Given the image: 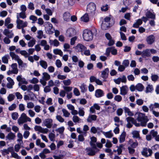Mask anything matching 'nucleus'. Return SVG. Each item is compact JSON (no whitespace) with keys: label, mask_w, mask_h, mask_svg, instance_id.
<instances>
[{"label":"nucleus","mask_w":159,"mask_h":159,"mask_svg":"<svg viewBox=\"0 0 159 159\" xmlns=\"http://www.w3.org/2000/svg\"><path fill=\"white\" fill-rule=\"evenodd\" d=\"M136 119L140 123H137L136 120L132 117H129L126 118L128 122H131L137 127L140 126L143 127L146 126L147 123L149 120L148 116H145V114L141 112L138 113V116L136 118Z\"/></svg>","instance_id":"f257e3e1"},{"label":"nucleus","mask_w":159,"mask_h":159,"mask_svg":"<svg viewBox=\"0 0 159 159\" xmlns=\"http://www.w3.org/2000/svg\"><path fill=\"white\" fill-rule=\"evenodd\" d=\"M155 36L153 35H151L147 37L146 40L148 44L151 45L155 42Z\"/></svg>","instance_id":"f8f14e48"},{"label":"nucleus","mask_w":159,"mask_h":159,"mask_svg":"<svg viewBox=\"0 0 159 159\" xmlns=\"http://www.w3.org/2000/svg\"><path fill=\"white\" fill-rule=\"evenodd\" d=\"M45 27L46 31L49 34H51L53 33V31H52V30L53 28L52 25L49 22H47L46 24Z\"/></svg>","instance_id":"ddd939ff"},{"label":"nucleus","mask_w":159,"mask_h":159,"mask_svg":"<svg viewBox=\"0 0 159 159\" xmlns=\"http://www.w3.org/2000/svg\"><path fill=\"white\" fill-rule=\"evenodd\" d=\"M114 99L117 102H119L122 100V97L120 95H117L115 97Z\"/></svg>","instance_id":"4d7b16f0"},{"label":"nucleus","mask_w":159,"mask_h":159,"mask_svg":"<svg viewBox=\"0 0 159 159\" xmlns=\"http://www.w3.org/2000/svg\"><path fill=\"white\" fill-rule=\"evenodd\" d=\"M17 137L18 138V139L17 140V141L19 142V143H23V142L22 141V139L23 137L22 134L20 133H18L17 134Z\"/></svg>","instance_id":"58836bf2"},{"label":"nucleus","mask_w":159,"mask_h":159,"mask_svg":"<svg viewBox=\"0 0 159 159\" xmlns=\"http://www.w3.org/2000/svg\"><path fill=\"white\" fill-rule=\"evenodd\" d=\"M7 80L8 82L7 84V88L10 89H12L13 88V86L14 84L13 80L10 77H7Z\"/></svg>","instance_id":"f3484780"},{"label":"nucleus","mask_w":159,"mask_h":159,"mask_svg":"<svg viewBox=\"0 0 159 159\" xmlns=\"http://www.w3.org/2000/svg\"><path fill=\"white\" fill-rule=\"evenodd\" d=\"M11 67L12 68L11 70H9L7 72V74L8 75H10L12 74H17L18 71L17 69V65L16 63H13L11 65Z\"/></svg>","instance_id":"423d86ee"},{"label":"nucleus","mask_w":159,"mask_h":159,"mask_svg":"<svg viewBox=\"0 0 159 159\" xmlns=\"http://www.w3.org/2000/svg\"><path fill=\"white\" fill-rule=\"evenodd\" d=\"M151 55V53L149 49H147L142 52V56L143 58H146V57H150Z\"/></svg>","instance_id":"aec40b11"},{"label":"nucleus","mask_w":159,"mask_h":159,"mask_svg":"<svg viewBox=\"0 0 159 159\" xmlns=\"http://www.w3.org/2000/svg\"><path fill=\"white\" fill-rule=\"evenodd\" d=\"M109 26V23H107L104 22H103L101 25V27L102 30H106Z\"/></svg>","instance_id":"79ce46f5"},{"label":"nucleus","mask_w":159,"mask_h":159,"mask_svg":"<svg viewBox=\"0 0 159 159\" xmlns=\"http://www.w3.org/2000/svg\"><path fill=\"white\" fill-rule=\"evenodd\" d=\"M142 23V20L141 19H139L133 24V27L135 28H138L139 25H141Z\"/></svg>","instance_id":"b1692460"},{"label":"nucleus","mask_w":159,"mask_h":159,"mask_svg":"<svg viewBox=\"0 0 159 159\" xmlns=\"http://www.w3.org/2000/svg\"><path fill=\"white\" fill-rule=\"evenodd\" d=\"M67 34L69 37H71L73 35L74 31L72 29H69L67 30Z\"/></svg>","instance_id":"8fccbe9b"},{"label":"nucleus","mask_w":159,"mask_h":159,"mask_svg":"<svg viewBox=\"0 0 159 159\" xmlns=\"http://www.w3.org/2000/svg\"><path fill=\"white\" fill-rule=\"evenodd\" d=\"M16 137L15 135L11 132H10L8 134L7 136L6 137V138L9 140L14 139Z\"/></svg>","instance_id":"f704fd0d"},{"label":"nucleus","mask_w":159,"mask_h":159,"mask_svg":"<svg viewBox=\"0 0 159 159\" xmlns=\"http://www.w3.org/2000/svg\"><path fill=\"white\" fill-rule=\"evenodd\" d=\"M136 89L139 91H142L144 88L143 85L141 83L138 84L135 86Z\"/></svg>","instance_id":"473e14b6"},{"label":"nucleus","mask_w":159,"mask_h":159,"mask_svg":"<svg viewBox=\"0 0 159 159\" xmlns=\"http://www.w3.org/2000/svg\"><path fill=\"white\" fill-rule=\"evenodd\" d=\"M114 121L115 122L120 123L121 125H122L123 123L122 120H120L119 117L117 116H115L114 117Z\"/></svg>","instance_id":"69168bd1"},{"label":"nucleus","mask_w":159,"mask_h":159,"mask_svg":"<svg viewBox=\"0 0 159 159\" xmlns=\"http://www.w3.org/2000/svg\"><path fill=\"white\" fill-rule=\"evenodd\" d=\"M73 92L74 94L76 96H79L80 95V91L79 89L76 88H75L74 89Z\"/></svg>","instance_id":"6e6d98bb"},{"label":"nucleus","mask_w":159,"mask_h":159,"mask_svg":"<svg viewBox=\"0 0 159 159\" xmlns=\"http://www.w3.org/2000/svg\"><path fill=\"white\" fill-rule=\"evenodd\" d=\"M53 52L55 54L59 55L61 56H62L63 55V52L60 49H54L53 50Z\"/></svg>","instance_id":"37998d69"},{"label":"nucleus","mask_w":159,"mask_h":159,"mask_svg":"<svg viewBox=\"0 0 159 159\" xmlns=\"http://www.w3.org/2000/svg\"><path fill=\"white\" fill-rule=\"evenodd\" d=\"M129 61L128 60H124L122 63V65L124 66L125 68L129 66Z\"/></svg>","instance_id":"052dcab7"},{"label":"nucleus","mask_w":159,"mask_h":159,"mask_svg":"<svg viewBox=\"0 0 159 159\" xmlns=\"http://www.w3.org/2000/svg\"><path fill=\"white\" fill-rule=\"evenodd\" d=\"M128 90L129 88L127 86H123L120 88V94L122 95H125L127 94Z\"/></svg>","instance_id":"dca6fc26"},{"label":"nucleus","mask_w":159,"mask_h":159,"mask_svg":"<svg viewBox=\"0 0 159 159\" xmlns=\"http://www.w3.org/2000/svg\"><path fill=\"white\" fill-rule=\"evenodd\" d=\"M43 76L41 79H40V82L44 86L47 84V81L50 79V75L47 72H44L42 73Z\"/></svg>","instance_id":"20e7f679"},{"label":"nucleus","mask_w":159,"mask_h":159,"mask_svg":"<svg viewBox=\"0 0 159 159\" xmlns=\"http://www.w3.org/2000/svg\"><path fill=\"white\" fill-rule=\"evenodd\" d=\"M153 90V88L152 85L148 84L146 87L145 92L146 93L151 92Z\"/></svg>","instance_id":"72a5a7b5"},{"label":"nucleus","mask_w":159,"mask_h":159,"mask_svg":"<svg viewBox=\"0 0 159 159\" xmlns=\"http://www.w3.org/2000/svg\"><path fill=\"white\" fill-rule=\"evenodd\" d=\"M141 154L143 156L147 157L151 156L152 153V151L150 148H144L141 152Z\"/></svg>","instance_id":"6e6552de"},{"label":"nucleus","mask_w":159,"mask_h":159,"mask_svg":"<svg viewBox=\"0 0 159 159\" xmlns=\"http://www.w3.org/2000/svg\"><path fill=\"white\" fill-rule=\"evenodd\" d=\"M64 85L66 86H68L71 83V81L70 79H68L66 80H64L62 81Z\"/></svg>","instance_id":"49530a36"},{"label":"nucleus","mask_w":159,"mask_h":159,"mask_svg":"<svg viewBox=\"0 0 159 159\" xmlns=\"http://www.w3.org/2000/svg\"><path fill=\"white\" fill-rule=\"evenodd\" d=\"M3 33L4 34L9 38H11L13 36V34L12 32L8 29H5L4 30Z\"/></svg>","instance_id":"a211bd4d"},{"label":"nucleus","mask_w":159,"mask_h":159,"mask_svg":"<svg viewBox=\"0 0 159 159\" xmlns=\"http://www.w3.org/2000/svg\"><path fill=\"white\" fill-rule=\"evenodd\" d=\"M109 72V69L106 68L105 70L101 72L102 77L103 79L107 78Z\"/></svg>","instance_id":"412c9836"},{"label":"nucleus","mask_w":159,"mask_h":159,"mask_svg":"<svg viewBox=\"0 0 159 159\" xmlns=\"http://www.w3.org/2000/svg\"><path fill=\"white\" fill-rule=\"evenodd\" d=\"M84 135L83 133L82 134H80L78 136V140L79 141L83 142L84 140Z\"/></svg>","instance_id":"774afa93"},{"label":"nucleus","mask_w":159,"mask_h":159,"mask_svg":"<svg viewBox=\"0 0 159 159\" xmlns=\"http://www.w3.org/2000/svg\"><path fill=\"white\" fill-rule=\"evenodd\" d=\"M56 119L58 121L61 123H62L64 121V119L60 115L57 116Z\"/></svg>","instance_id":"680f3d73"},{"label":"nucleus","mask_w":159,"mask_h":159,"mask_svg":"<svg viewBox=\"0 0 159 159\" xmlns=\"http://www.w3.org/2000/svg\"><path fill=\"white\" fill-rule=\"evenodd\" d=\"M123 109L124 110L125 112L127 113L128 116H133V113L130 111V109L128 108L124 107H123Z\"/></svg>","instance_id":"7c9ffc66"},{"label":"nucleus","mask_w":159,"mask_h":159,"mask_svg":"<svg viewBox=\"0 0 159 159\" xmlns=\"http://www.w3.org/2000/svg\"><path fill=\"white\" fill-rule=\"evenodd\" d=\"M104 91L101 89H97L95 91V95L97 98L102 97L104 95Z\"/></svg>","instance_id":"2eb2a0df"},{"label":"nucleus","mask_w":159,"mask_h":159,"mask_svg":"<svg viewBox=\"0 0 159 159\" xmlns=\"http://www.w3.org/2000/svg\"><path fill=\"white\" fill-rule=\"evenodd\" d=\"M62 112L63 113V116L66 117H69L70 115V113L68 112L67 110L64 108H63L62 109Z\"/></svg>","instance_id":"a19ab883"},{"label":"nucleus","mask_w":159,"mask_h":159,"mask_svg":"<svg viewBox=\"0 0 159 159\" xmlns=\"http://www.w3.org/2000/svg\"><path fill=\"white\" fill-rule=\"evenodd\" d=\"M34 129L36 131H38L43 133H47L48 131V129H44L41 126L38 125H35L34 126Z\"/></svg>","instance_id":"9d476101"},{"label":"nucleus","mask_w":159,"mask_h":159,"mask_svg":"<svg viewBox=\"0 0 159 159\" xmlns=\"http://www.w3.org/2000/svg\"><path fill=\"white\" fill-rule=\"evenodd\" d=\"M17 24V28L18 29H20L21 28H24L27 26L28 23L26 21L23 22V20H17L16 21Z\"/></svg>","instance_id":"1a4fd4ad"},{"label":"nucleus","mask_w":159,"mask_h":159,"mask_svg":"<svg viewBox=\"0 0 159 159\" xmlns=\"http://www.w3.org/2000/svg\"><path fill=\"white\" fill-rule=\"evenodd\" d=\"M21 143H19L16 144L14 146V149L15 151L16 152H18L19 151V150L21 148L20 145Z\"/></svg>","instance_id":"09e8293b"},{"label":"nucleus","mask_w":159,"mask_h":159,"mask_svg":"<svg viewBox=\"0 0 159 159\" xmlns=\"http://www.w3.org/2000/svg\"><path fill=\"white\" fill-rule=\"evenodd\" d=\"M53 121L50 118H48L45 119L43 121V123L48 128H50L52 127V125Z\"/></svg>","instance_id":"9b49d317"},{"label":"nucleus","mask_w":159,"mask_h":159,"mask_svg":"<svg viewBox=\"0 0 159 159\" xmlns=\"http://www.w3.org/2000/svg\"><path fill=\"white\" fill-rule=\"evenodd\" d=\"M20 53L26 58L27 57L29 56L28 53L25 50H21L20 52Z\"/></svg>","instance_id":"5fc2aeb1"},{"label":"nucleus","mask_w":159,"mask_h":159,"mask_svg":"<svg viewBox=\"0 0 159 159\" xmlns=\"http://www.w3.org/2000/svg\"><path fill=\"white\" fill-rule=\"evenodd\" d=\"M97 116L94 115H89L87 119V121L88 122H91L92 121H95L96 120Z\"/></svg>","instance_id":"5701e85b"},{"label":"nucleus","mask_w":159,"mask_h":159,"mask_svg":"<svg viewBox=\"0 0 159 159\" xmlns=\"http://www.w3.org/2000/svg\"><path fill=\"white\" fill-rule=\"evenodd\" d=\"M35 40L32 38V39L28 43V46L29 47H32L35 44Z\"/></svg>","instance_id":"ea45409f"},{"label":"nucleus","mask_w":159,"mask_h":159,"mask_svg":"<svg viewBox=\"0 0 159 159\" xmlns=\"http://www.w3.org/2000/svg\"><path fill=\"white\" fill-rule=\"evenodd\" d=\"M80 119L77 116H74L72 117L73 121L75 123H79Z\"/></svg>","instance_id":"864d4df0"},{"label":"nucleus","mask_w":159,"mask_h":159,"mask_svg":"<svg viewBox=\"0 0 159 159\" xmlns=\"http://www.w3.org/2000/svg\"><path fill=\"white\" fill-rule=\"evenodd\" d=\"M84 109V108H79L78 113L80 116H84L85 113Z\"/></svg>","instance_id":"3c124183"},{"label":"nucleus","mask_w":159,"mask_h":159,"mask_svg":"<svg viewBox=\"0 0 159 159\" xmlns=\"http://www.w3.org/2000/svg\"><path fill=\"white\" fill-rule=\"evenodd\" d=\"M64 49L63 51L65 52H68L70 54L71 52V51L70 50H68L70 48V45L68 43H65L63 45Z\"/></svg>","instance_id":"e433bc0d"},{"label":"nucleus","mask_w":159,"mask_h":159,"mask_svg":"<svg viewBox=\"0 0 159 159\" xmlns=\"http://www.w3.org/2000/svg\"><path fill=\"white\" fill-rule=\"evenodd\" d=\"M10 55L12 58V59H14L16 61L18 64L19 66H20L23 63V61L17 55H16L15 53L10 52L9 53Z\"/></svg>","instance_id":"0eeeda50"},{"label":"nucleus","mask_w":159,"mask_h":159,"mask_svg":"<svg viewBox=\"0 0 159 159\" xmlns=\"http://www.w3.org/2000/svg\"><path fill=\"white\" fill-rule=\"evenodd\" d=\"M16 105L15 103L11 104L8 107V110L10 111H12L14 110L16 107Z\"/></svg>","instance_id":"13d9d810"},{"label":"nucleus","mask_w":159,"mask_h":159,"mask_svg":"<svg viewBox=\"0 0 159 159\" xmlns=\"http://www.w3.org/2000/svg\"><path fill=\"white\" fill-rule=\"evenodd\" d=\"M96 6L93 2H90L88 5L87 8V11L90 15H94L95 13Z\"/></svg>","instance_id":"39448f33"},{"label":"nucleus","mask_w":159,"mask_h":159,"mask_svg":"<svg viewBox=\"0 0 159 159\" xmlns=\"http://www.w3.org/2000/svg\"><path fill=\"white\" fill-rule=\"evenodd\" d=\"M29 19L33 21L32 23H34L35 21L37 20V18L34 15H31L29 17Z\"/></svg>","instance_id":"0e129e2a"},{"label":"nucleus","mask_w":159,"mask_h":159,"mask_svg":"<svg viewBox=\"0 0 159 159\" xmlns=\"http://www.w3.org/2000/svg\"><path fill=\"white\" fill-rule=\"evenodd\" d=\"M63 88L66 93L71 91L72 89V87L68 86H63Z\"/></svg>","instance_id":"a18cd8bd"},{"label":"nucleus","mask_w":159,"mask_h":159,"mask_svg":"<svg viewBox=\"0 0 159 159\" xmlns=\"http://www.w3.org/2000/svg\"><path fill=\"white\" fill-rule=\"evenodd\" d=\"M11 116L12 119L16 120L18 118V114L17 112H14L11 114Z\"/></svg>","instance_id":"de8ad7c7"},{"label":"nucleus","mask_w":159,"mask_h":159,"mask_svg":"<svg viewBox=\"0 0 159 159\" xmlns=\"http://www.w3.org/2000/svg\"><path fill=\"white\" fill-rule=\"evenodd\" d=\"M75 48L76 51L83 52L86 49V48L83 44L79 43L75 47Z\"/></svg>","instance_id":"4468645a"},{"label":"nucleus","mask_w":159,"mask_h":159,"mask_svg":"<svg viewBox=\"0 0 159 159\" xmlns=\"http://www.w3.org/2000/svg\"><path fill=\"white\" fill-rule=\"evenodd\" d=\"M83 36L84 39L86 41L91 40L93 38L92 32L88 29H86L83 31Z\"/></svg>","instance_id":"f03ea898"},{"label":"nucleus","mask_w":159,"mask_h":159,"mask_svg":"<svg viewBox=\"0 0 159 159\" xmlns=\"http://www.w3.org/2000/svg\"><path fill=\"white\" fill-rule=\"evenodd\" d=\"M17 121L19 125H20L23 124L24 123L27 122V121L30 122L31 121V119L28 117L25 114L23 113L21 115Z\"/></svg>","instance_id":"7ed1b4c3"},{"label":"nucleus","mask_w":159,"mask_h":159,"mask_svg":"<svg viewBox=\"0 0 159 159\" xmlns=\"http://www.w3.org/2000/svg\"><path fill=\"white\" fill-rule=\"evenodd\" d=\"M89 130V127L87 125H84L83 128V130L84 132L83 133V134L84 136H86L87 131Z\"/></svg>","instance_id":"603ef678"},{"label":"nucleus","mask_w":159,"mask_h":159,"mask_svg":"<svg viewBox=\"0 0 159 159\" xmlns=\"http://www.w3.org/2000/svg\"><path fill=\"white\" fill-rule=\"evenodd\" d=\"M40 65L44 69H46L48 67V64L46 61L42 60L39 61Z\"/></svg>","instance_id":"c756f323"},{"label":"nucleus","mask_w":159,"mask_h":159,"mask_svg":"<svg viewBox=\"0 0 159 159\" xmlns=\"http://www.w3.org/2000/svg\"><path fill=\"white\" fill-rule=\"evenodd\" d=\"M159 78V76L157 75L152 74L151 75V79L153 81H156Z\"/></svg>","instance_id":"338daca9"},{"label":"nucleus","mask_w":159,"mask_h":159,"mask_svg":"<svg viewBox=\"0 0 159 159\" xmlns=\"http://www.w3.org/2000/svg\"><path fill=\"white\" fill-rule=\"evenodd\" d=\"M10 57L8 54H6L3 56L2 58V62L5 64H7L8 63V59Z\"/></svg>","instance_id":"c85d7f7f"},{"label":"nucleus","mask_w":159,"mask_h":159,"mask_svg":"<svg viewBox=\"0 0 159 159\" xmlns=\"http://www.w3.org/2000/svg\"><path fill=\"white\" fill-rule=\"evenodd\" d=\"M70 14L69 12H66L63 15L64 20L66 21H68L70 20Z\"/></svg>","instance_id":"cd10ccee"},{"label":"nucleus","mask_w":159,"mask_h":159,"mask_svg":"<svg viewBox=\"0 0 159 159\" xmlns=\"http://www.w3.org/2000/svg\"><path fill=\"white\" fill-rule=\"evenodd\" d=\"M49 43L50 45H53L55 47L58 46L59 44V42L56 39H55L53 40H50L49 41Z\"/></svg>","instance_id":"a878e982"},{"label":"nucleus","mask_w":159,"mask_h":159,"mask_svg":"<svg viewBox=\"0 0 159 159\" xmlns=\"http://www.w3.org/2000/svg\"><path fill=\"white\" fill-rule=\"evenodd\" d=\"M146 16L147 18L154 19L155 18V16L152 12L149 11H148L146 14Z\"/></svg>","instance_id":"2f4dec72"},{"label":"nucleus","mask_w":159,"mask_h":159,"mask_svg":"<svg viewBox=\"0 0 159 159\" xmlns=\"http://www.w3.org/2000/svg\"><path fill=\"white\" fill-rule=\"evenodd\" d=\"M126 133L125 131H123L120 136L119 138V142L120 143L123 142L125 139L126 136Z\"/></svg>","instance_id":"bb28decb"},{"label":"nucleus","mask_w":159,"mask_h":159,"mask_svg":"<svg viewBox=\"0 0 159 159\" xmlns=\"http://www.w3.org/2000/svg\"><path fill=\"white\" fill-rule=\"evenodd\" d=\"M15 96L12 94H11L9 95L7 97V99L8 101L11 102L14 99Z\"/></svg>","instance_id":"e2e57ef3"},{"label":"nucleus","mask_w":159,"mask_h":159,"mask_svg":"<svg viewBox=\"0 0 159 159\" xmlns=\"http://www.w3.org/2000/svg\"><path fill=\"white\" fill-rule=\"evenodd\" d=\"M81 21L84 22H88L89 20V18L87 14H85L81 18Z\"/></svg>","instance_id":"c9c22d12"},{"label":"nucleus","mask_w":159,"mask_h":159,"mask_svg":"<svg viewBox=\"0 0 159 159\" xmlns=\"http://www.w3.org/2000/svg\"><path fill=\"white\" fill-rule=\"evenodd\" d=\"M87 152V154L89 156H93L95 155L96 152L95 149L92 148H87L86 149Z\"/></svg>","instance_id":"6ab92c4d"},{"label":"nucleus","mask_w":159,"mask_h":159,"mask_svg":"<svg viewBox=\"0 0 159 159\" xmlns=\"http://www.w3.org/2000/svg\"><path fill=\"white\" fill-rule=\"evenodd\" d=\"M25 12H21L20 13H17L16 15L17 20L20 19V18H21L23 19H25L26 17L25 15Z\"/></svg>","instance_id":"393cba45"},{"label":"nucleus","mask_w":159,"mask_h":159,"mask_svg":"<svg viewBox=\"0 0 159 159\" xmlns=\"http://www.w3.org/2000/svg\"><path fill=\"white\" fill-rule=\"evenodd\" d=\"M80 88L81 91L83 93H84L87 91V89L86 88V85L84 84H83L80 86Z\"/></svg>","instance_id":"c03bdc74"},{"label":"nucleus","mask_w":159,"mask_h":159,"mask_svg":"<svg viewBox=\"0 0 159 159\" xmlns=\"http://www.w3.org/2000/svg\"><path fill=\"white\" fill-rule=\"evenodd\" d=\"M65 129V128L63 126L61 127L60 128H59L57 129L56 131L59 133L60 134H62L63 133Z\"/></svg>","instance_id":"bf43d9fd"},{"label":"nucleus","mask_w":159,"mask_h":159,"mask_svg":"<svg viewBox=\"0 0 159 159\" xmlns=\"http://www.w3.org/2000/svg\"><path fill=\"white\" fill-rule=\"evenodd\" d=\"M132 134L133 135V137L135 138H138L140 139L139 136V132L137 131L134 130L132 132Z\"/></svg>","instance_id":"4c0bfd02"},{"label":"nucleus","mask_w":159,"mask_h":159,"mask_svg":"<svg viewBox=\"0 0 159 159\" xmlns=\"http://www.w3.org/2000/svg\"><path fill=\"white\" fill-rule=\"evenodd\" d=\"M150 111H154L155 108H159V103L155 102L154 104H151L149 106Z\"/></svg>","instance_id":"4be33fe9"}]
</instances>
